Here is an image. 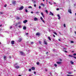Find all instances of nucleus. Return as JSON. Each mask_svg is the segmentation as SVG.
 <instances>
[{
	"label": "nucleus",
	"mask_w": 76,
	"mask_h": 76,
	"mask_svg": "<svg viewBox=\"0 0 76 76\" xmlns=\"http://www.w3.org/2000/svg\"><path fill=\"white\" fill-rule=\"evenodd\" d=\"M12 3L13 5H15V4H16V1H12Z\"/></svg>",
	"instance_id": "obj_1"
},
{
	"label": "nucleus",
	"mask_w": 76,
	"mask_h": 76,
	"mask_svg": "<svg viewBox=\"0 0 76 76\" xmlns=\"http://www.w3.org/2000/svg\"><path fill=\"white\" fill-rule=\"evenodd\" d=\"M44 41V44H45V45H47V42H46V40L44 39L43 40Z\"/></svg>",
	"instance_id": "obj_2"
},
{
	"label": "nucleus",
	"mask_w": 76,
	"mask_h": 76,
	"mask_svg": "<svg viewBox=\"0 0 76 76\" xmlns=\"http://www.w3.org/2000/svg\"><path fill=\"white\" fill-rule=\"evenodd\" d=\"M20 53L21 56H23V55H24V54H25V53L22 51L20 52Z\"/></svg>",
	"instance_id": "obj_3"
},
{
	"label": "nucleus",
	"mask_w": 76,
	"mask_h": 76,
	"mask_svg": "<svg viewBox=\"0 0 76 76\" xmlns=\"http://www.w3.org/2000/svg\"><path fill=\"white\" fill-rule=\"evenodd\" d=\"M50 13L49 14V15H52V16H53V15H54V14H53V13H52V12H51L50 11Z\"/></svg>",
	"instance_id": "obj_4"
},
{
	"label": "nucleus",
	"mask_w": 76,
	"mask_h": 76,
	"mask_svg": "<svg viewBox=\"0 0 76 76\" xmlns=\"http://www.w3.org/2000/svg\"><path fill=\"white\" fill-rule=\"evenodd\" d=\"M23 9V6H22L19 8V10H22Z\"/></svg>",
	"instance_id": "obj_5"
},
{
	"label": "nucleus",
	"mask_w": 76,
	"mask_h": 76,
	"mask_svg": "<svg viewBox=\"0 0 76 76\" xmlns=\"http://www.w3.org/2000/svg\"><path fill=\"white\" fill-rule=\"evenodd\" d=\"M28 22V20H24L23 21V22L24 23H26V22Z\"/></svg>",
	"instance_id": "obj_6"
},
{
	"label": "nucleus",
	"mask_w": 76,
	"mask_h": 76,
	"mask_svg": "<svg viewBox=\"0 0 76 76\" xmlns=\"http://www.w3.org/2000/svg\"><path fill=\"white\" fill-rule=\"evenodd\" d=\"M68 12H69V13H72V10L71 9H69L68 10Z\"/></svg>",
	"instance_id": "obj_7"
},
{
	"label": "nucleus",
	"mask_w": 76,
	"mask_h": 76,
	"mask_svg": "<svg viewBox=\"0 0 76 76\" xmlns=\"http://www.w3.org/2000/svg\"><path fill=\"white\" fill-rule=\"evenodd\" d=\"M57 64H61V62H57Z\"/></svg>",
	"instance_id": "obj_8"
},
{
	"label": "nucleus",
	"mask_w": 76,
	"mask_h": 76,
	"mask_svg": "<svg viewBox=\"0 0 76 76\" xmlns=\"http://www.w3.org/2000/svg\"><path fill=\"white\" fill-rule=\"evenodd\" d=\"M31 69L32 70H35V67H31Z\"/></svg>",
	"instance_id": "obj_9"
},
{
	"label": "nucleus",
	"mask_w": 76,
	"mask_h": 76,
	"mask_svg": "<svg viewBox=\"0 0 76 76\" xmlns=\"http://www.w3.org/2000/svg\"><path fill=\"white\" fill-rule=\"evenodd\" d=\"M57 16L59 18H58V19H59V20L60 19V18H61V17H60V15L59 14H58L57 15Z\"/></svg>",
	"instance_id": "obj_10"
},
{
	"label": "nucleus",
	"mask_w": 76,
	"mask_h": 76,
	"mask_svg": "<svg viewBox=\"0 0 76 76\" xmlns=\"http://www.w3.org/2000/svg\"><path fill=\"white\" fill-rule=\"evenodd\" d=\"M40 5L41 6H43V7H44V6H45V5H44V4L43 3H41L40 4Z\"/></svg>",
	"instance_id": "obj_11"
},
{
	"label": "nucleus",
	"mask_w": 76,
	"mask_h": 76,
	"mask_svg": "<svg viewBox=\"0 0 76 76\" xmlns=\"http://www.w3.org/2000/svg\"><path fill=\"white\" fill-rule=\"evenodd\" d=\"M15 68H16V69H19V66L18 65H17L15 66Z\"/></svg>",
	"instance_id": "obj_12"
},
{
	"label": "nucleus",
	"mask_w": 76,
	"mask_h": 76,
	"mask_svg": "<svg viewBox=\"0 0 76 76\" xmlns=\"http://www.w3.org/2000/svg\"><path fill=\"white\" fill-rule=\"evenodd\" d=\"M15 41L12 40L11 41V44H14Z\"/></svg>",
	"instance_id": "obj_13"
},
{
	"label": "nucleus",
	"mask_w": 76,
	"mask_h": 76,
	"mask_svg": "<svg viewBox=\"0 0 76 76\" xmlns=\"http://www.w3.org/2000/svg\"><path fill=\"white\" fill-rule=\"evenodd\" d=\"M34 20L35 21H36L37 20H38V18H34Z\"/></svg>",
	"instance_id": "obj_14"
},
{
	"label": "nucleus",
	"mask_w": 76,
	"mask_h": 76,
	"mask_svg": "<svg viewBox=\"0 0 76 76\" xmlns=\"http://www.w3.org/2000/svg\"><path fill=\"white\" fill-rule=\"evenodd\" d=\"M42 43V42H41V41H39V44H42L41 43Z\"/></svg>",
	"instance_id": "obj_15"
},
{
	"label": "nucleus",
	"mask_w": 76,
	"mask_h": 76,
	"mask_svg": "<svg viewBox=\"0 0 76 76\" xmlns=\"http://www.w3.org/2000/svg\"><path fill=\"white\" fill-rule=\"evenodd\" d=\"M40 35V34L39 33H37L36 34V35Z\"/></svg>",
	"instance_id": "obj_16"
},
{
	"label": "nucleus",
	"mask_w": 76,
	"mask_h": 76,
	"mask_svg": "<svg viewBox=\"0 0 76 76\" xmlns=\"http://www.w3.org/2000/svg\"><path fill=\"white\" fill-rule=\"evenodd\" d=\"M41 14L42 15V17H43V18H44V14H43V13L41 12Z\"/></svg>",
	"instance_id": "obj_17"
},
{
	"label": "nucleus",
	"mask_w": 76,
	"mask_h": 76,
	"mask_svg": "<svg viewBox=\"0 0 76 76\" xmlns=\"http://www.w3.org/2000/svg\"><path fill=\"white\" fill-rule=\"evenodd\" d=\"M26 29V27H25V26H24L23 28V29L24 30H25Z\"/></svg>",
	"instance_id": "obj_18"
},
{
	"label": "nucleus",
	"mask_w": 76,
	"mask_h": 76,
	"mask_svg": "<svg viewBox=\"0 0 76 76\" xmlns=\"http://www.w3.org/2000/svg\"><path fill=\"white\" fill-rule=\"evenodd\" d=\"M22 39H20L18 41V42H20L22 41Z\"/></svg>",
	"instance_id": "obj_19"
},
{
	"label": "nucleus",
	"mask_w": 76,
	"mask_h": 76,
	"mask_svg": "<svg viewBox=\"0 0 76 76\" xmlns=\"http://www.w3.org/2000/svg\"><path fill=\"white\" fill-rule=\"evenodd\" d=\"M6 56H4V60H6Z\"/></svg>",
	"instance_id": "obj_20"
},
{
	"label": "nucleus",
	"mask_w": 76,
	"mask_h": 76,
	"mask_svg": "<svg viewBox=\"0 0 76 76\" xmlns=\"http://www.w3.org/2000/svg\"><path fill=\"white\" fill-rule=\"evenodd\" d=\"M70 63L71 64H73V63H74V62L72 61H70Z\"/></svg>",
	"instance_id": "obj_21"
},
{
	"label": "nucleus",
	"mask_w": 76,
	"mask_h": 76,
	"mask_svg": "<svg viewBox=\"0 0 76 76\" xmlns=\"http://www.w3.org/2000/svg\"><path fill=\"white\" fill-rule=\"evenodd\" d=\"M48 39H49L50 41H51V38H50V37H48Z\"/></svg>",
	"instance_id": "obj_22"
},
{
	"label": "nucleus",
	"mask_w": 76,
	"mask_h": 76,
	"mask_svg": "<svg viewBox=\"0 0 76 76\" xmlns=\"http://www.w3.org/2000/svg\"><path fill=\"white\" fill-rule=\"evenodd\" d=\"M68 56L69 57H73V56L72 55H68Z\"/></svg>",
	"instance_id": "obj_23"
},
{
	"label": "nucleus",
	"mask_w": 76,
	"mask_h": 76,
	"mask_svg": "<svg viewBox=\"0 0 76 76\" xmlns=\"http://www.w3.org/2000/svg\"><path fill=\"white\" fill-rule=\"evenodd\" d=\"M28 9H32V7L31 6H30L28 7Z\"/></svg>",
	"instance_id": "obj_24"
},
{
	"label": "nucleus",
	"mask_w": 76,
	"mask_h": 76,
	"mask_svg": "<svg viewBox=\"0 0 76 76\" xmlns=\"http://www.w3.org/2000/svg\"><path fill=\"white\" fill-rule=\"evenodd\" d=\"M40 19H41V20H43V19L42 18V17H40Z\"/></svg>",
	"instance_id": "obj_25"
},
{
	"label": "nucleus",
	"mask_w": 76,
	"mask_h": 76,
	"mask_svg": "<svg viewBox=\"0 0 76 76\" xmlns=\"http://www.w3.org/2000/svg\"><path fill=\"white\" fill-rule=\"evenodd\" d=\"M37 65H39V62H37Z\"/></svg>",
	"instance_id": "obj_26"
},
{
	"label": "nucleus",
	"mask_w": 76,
	"mask_h": 76,
	"mask_svg": "<svg viewBox=\"0 0 76 76\" xmlns=\"http://www.w3.org/2000/svg\"><path fill=\"white\" fill-rule=\"evenodd\" d=\"M54 34H55V35H57V33H56V32H54Z\"/></svg>",
	"instance_id": "obj_27"
},
{
	"label": "nucleus",
	"mask_w": 76,
	"mask_h": 76,
	"mask_svg": "<svg viewBox=\"0 0 76 76\" xmlns=\"http://www.w3.org/2000/svg\"><path fill=\"white\" fill-rule=\"evenodd\" d=\"M49 3L50 4H51V5H52V3H51L50 2H49Z\"/></svg>",
	"instance_id": "obj_28"
},
{
	"label": "nucleus",
	"mask_w": 76,
	"mask_h": 76,
	"mask_svg": "<svg viewBox=\"0 0 76 76\" xmlns=\"http://www.w3.org/2000/svg\"><path fill=\"white\" fill-rule=\"evenodd\" d=\"M25 11L26 13H27V12H28V10H27V9H25Z\"/></svg>",
	"instance_id": "obj_29"
},
{
	"label": "nucleus",
	"mask_w": 76,
	"mask_h": 76,
	"mask_svg": "<svg viewBox=\"0 0 76 76\" xmlns=\"http://www.w3.org/2000/svg\"><path fill=\"white\" fill-rule=\"evenodd\" d=\"M7 6V4H5L4 5V7H6Z\"/></svg>",
	"instance_id": "obj_30"
},
{
	"label": "nucleus",
	"mask_w": 76,
	"mask_h": 76,
	"mask_svg": "<svg viewBox=\"0 0 76 76\" xmlns=\"http://www.w3.org/2000/svg\"><path fill=\"white\" fill-rule=\"evenodd\" d=\"M21 26L19 25L18 26V28H21Z\"/></svg>",
	"instance_id": "obj_31"
},
{
	"label": "nucleus",
	"mask_w": 76,
	"mask_h": 76,
	"mask_svg": "<svg viewBox=\"0 0 76 76\" xmlns=\"http://www.w3.org/2000/svg\"><path fill=\"white\" fill-rule=\"evenodd\" d=\"M64 28H66V24H64Z\"/></svg>",
	"instance_id": "obj_32"
},
{
	"label": "nucleus",
	"mask_w": 76,
	"mask_h": 76,
	"mask_svg": "<svg viewBox=\"0 0 76 76\" xmlns=\"http://www.w3.org/2000/svg\"><path fill=\"white\" fill-rule=\"evenodd\" d=\"M18 23L16 24L15 25V26H18Z\"/></svg>",
	"instance_id": "obj_33"
},
{
	"label": "nucleus",
	"mask_w": 76,
	"mask_h": 76,
	"mask_svg": "<svg viewBox=\"0 0 76 76\" xmlns=\"http://www.w3.org/2000/svg\"><path fill=\"white\" fill-rule=\"evenodd\" d=\"M67 76H73V75H67Z\"/></svg>",
	"instance_id": "obj_34"
},
{
	"label": "nucleus",
	"mask_w": 76,
	"mask_h": 76,
	"mask_svg": "<svg viewBox=\"0 0 76 76\" xmlns=\"http://www.w3.org/2000/svg\"><path fill=\"white\" fill-rule=\"evenodd\" d=\"M73 56H76V53H74L73 54Z\"/></svg>",
	"instance_id": "obj_35"
},
{
	"label": "nucleus",
	"mask_w": 76,
	"mask_h": 76,
	"mask_svg": "<svg viewBox=\"0 0 76 76\" xmlns=\"http://www.w3.org/2000/svg\"><path fill=\"white\" fill-rule=\"evenodd\" d=\"M28 71H29V72L31 71V69H29Z\"/></svg>",
	"instance_id": "obj_36"
},
{
	"label": "nucleus",
	"mask_w": 76,
	"mask_h": 76,
	"mask_svg": "<svg viewBox=\"0 0 76 76\" xmlns=\"http://www.w3.org/2000/svg\"><path fill=\"white\" fill-rule=\"evenodd\" d=\"M35 13L38 14V13H39V12H35Z\"/></svg>",
	"instance_id": "obj_37"
},
{
	"label": "nucleus",
	"mask_w": 76,
	"mask_h": 76,
	"mask_svg": "<svg viewBox=\"0 0 76 76\" xmlns=\"http://www.w3.org/2000/svg\"><path fill=\"white\" fill-rule=\"evenodd\" d=\"M0 13L1 14H3V12H0Z\"/></svg>",
	"instance_id": "obj_38"
},
{
	"label": "nucleus",
	"mask_w": 76,
	"mask_h": 76,
	"mask_svg": "<svg viewBox=\"0 0 76 76\" xmlns=\"http://www.w3.org/2000/svg\"><path fill=\"white\" fill-rule=\"evenodd\" d=\"M45 12H46V13H48V11H47V10H45Z\"/></svg>",
	"instance_id": "obj_39"
},
{
	"label": "nucleus",
	"mask_w": 76,
	"mask_h": 76,
	"mask_svg": "<svg viewBox=\"0 0 76 76\" xmlns=\"http://www.w3.org/2000/svg\"><path fill=\"white\" fill-rule=\"evenodd\" d=\"M71 43H74V42H73V41H71Z\"/></svg>",
	"instance_id": "obj_40"
},
{
	"label": "nucleus",
	"mask_w": 76,
	"mask_h": 76,
	"mask_svg": "<svg viewBox=\"0 0 76 76\" xmlns=\"http://www.w3.org/2000/svg\"><path fill=\"white\" fill-rule=\"evenodd\" d=\"M54 66H55V67H57V64H55L54 65Z\"/></svg>",
	"instance_id": "obj_41"
},
{
	"label": "nucleus",
	"mask_w": 76,
	"mask_h": 76,
	"mask_svg": "<svg viewBox=\"0 0 76 76\" xmlns=\"http://www.w3.org/2000/svg\"><path fill=\"white\" fill-rule=\"evenodd\" d=\"M18 24H21V23L20 22H18Z\"/></svg>",
	"instance_id": "obj_42"
},
{
	"label": "nucleus",
	"mask_w": 76,
	"mask_h": 76,
	"mask_svg": "<svg viewBox=\"0 0 76 76\" xmlns=\"http://www.w3.org/2000/svg\"><path fill=\"white\" fill-rule=\"evenodd\" d=\"M41 7L40 6H39V9H41Z\"/></svg>",
	"instance_id": "obj_43"
},
{
	"label": "nucleus",
	"mask_w": 76,
	"mask_h": 76,
	"mask_svg": "<svg viewBox=\"0 0 76 76\" xmlns=\"http://www.w3.org/2000/svg\"><path fill=\"white\" fill-rule=\"evenodd\" d=\"M28 34H29V33H26V35H28Z\"/></svg>",
	"instance_id": "obj_44"
},
{
	"label": "nucleus",
	"mask_w": 76,
	"mask_h": 76,
	"mask_svg": "<svg viewBox=\"0 0 76 76\" xmlns=\"http://www.w3.org/2000/svg\"><path fill=\"white\" fill-rule=\"evenodd\" d=\"M43 22H44V23H45V21H44V20H42Z\"/></svg>",
	"instance_id": "obj_45"
},
{
	"label": "nucleus",
	"mask_w": 76,
	"mask_h": 76,
	"mask_svg": "<svg viewBox=\"0 0 76 76\" xmlns=\"http://www.w3.org/2000/svg\"><path fill=\"white\" fill-rule=\"evenodd\" d=\"M73 58H76V57L73 56Z\"/></svg>",
	"instance_id": "obj_46"
},
{
	"label": "nucleus",
	"mask_w": 76,
	"mask_h": 76,
	"mask_svg": "<svg viewBox=\"0 0 76 76\" xmlns=\"http://www.w3.org/2000/svg\"><path fill=\"white\" fill-rule=\"evenodd\" d=\"M34 44L33 42H31V44Z\"/></svg>",
	"instance_id": "obj_47"
},
{
	"label": "nucleus",
	"mask_w": 76,
	"mask_h": 76,
	"mask_svg": "<svg viewBox=\"0 0 76 76\" xmlns=\"http://www.w3.org/2000/svg\"><path fill=\"white\" fill-rule=\"evenodd\" d=\"M34 7H36V6H37V5H36V4H35L34 5Z\"/></svg>",
	"instance_id": "obj_48"
},
{
	"label": "nucleus",
	"mask_w": 76,
	"mask_h": 76,
	"mask_svg": "<svg viewBox=\"0 0 76 76\" xmlns=\"http://www.w3.org/2000/svg\"><path fill=\"white\" fill-rule=\"evenodd\" d=\"M56 10H59V8H57V9H56Z\"/></svg>",
	"instance_id": "obj_49"
},
{
	"label": "nucleus",
	"mask_w": 76,
	"mask_h": 76,
	"mask_svg": "<svg viewBox=\"0 0 76 76\" xmlns=\"http://www.w3.org/2000/svg\"><path fill=\"white\" fill-rule=\"evenodd\" d=\"M17 19H20V18H19V17H17Z\"/></svg>",
	"instance_id": "obj_50"
},
{
	"label": "nucleus",
	"mask_w": 76,
	"mask_h": 76,
	"mask_svg": "<svg viewBox=\"0 0 76 76\" xmlns=\"http://www.w3.org/2000/svg\"><path fill=\"white\" fill-rule=\"evenodd\" d=\"M64 52H65V53H67V51L66 50H65Z\"/></svg>",
	"instance_id": "obj_51"
},
{
	"label": "nucleus",
	"mask_w": 76,
	"mask_h": 76,
	"mask_svg": "<svg viewBox=\"0 0 76 76\" xmlns=\"http://www.w3.org/2000/svg\"><path fill=\"white\" fill-rule=\"evenodd\" d=\"M68 74H72V73L70 72H68Z\"/></svg>",
	"instance_id": "obj_52"
},
{
	"label": "nucleus",
	"mask_w": 76,
	"mask_h": 76,
	"mask_svg": "<svg viewBox=\"0 0 76 76\" xmlns=\"http://www.w3.org/2000/svg\"><path fill=\"white\" fill-rule=\"evenodd\" d=\"M45 72H47V69H45Z\"/></svg>",
	"instance_id": "obj_53"
},
{
	"label": "nucleus",
	"mask_w": 76,
	"mask_h": 76,
	"mask_svg": "<svg viewBox=\"0 0 76 76\" xmlns=\"http://www.w3.org/2000/svg\"><path fill=\"white\" fill-rule=\"evenodd\" d=\"M63 49H64V50H66L65 48H64Z\"/></svg>",
	"instance_id": "obj_54"
},
{
	"label": "nucleus",
	"mask_w": 76,
	"mask_h": 76,
	"mask_svg": "<svg viewBox=\"0 0 76 76\" xmlns=\"http://www.w3.org/2000/svg\"><path fill=\"white\" fill-rule=\"evenodd\" d=\"M33 2L34 3H36V1H34Z\"/></svg>",
	"instance_id": "obj_55"
},
{
	"label": "nucleus",
	"mask_w": 76,
	"mask_h": 76,
	"mask_svg": "<svg viewBox=\"0 0 76 76\" xmlns=\"http://www.w3.org/2000/svg\"><path fill=\"white\" fill-rule=\"evenodd\" d=\"M34 74H36V72H34Z\"/></svg>",
	"instance_id": "obj_56"
},
{
	"label": "nucleus",
	"mask_w": 76,
	"mask_h": 76,
	"mask_svg": "<svg viewBox=\"0 0 76 76\" xmlns=\"http://www.w3.org/2000/svg\"><path fill=\"white\" fill-rule=\"evenodd\" d=\"M17 64H18L16 63L14 65V66H16V65H17Z\"/></svg>",
	"instance_id": "obj_57"
},
{
	"label": "nucleus",
	"mask_w": 76,
	"mask_h": 76,
	"mask_svg": "<svg viewBox=\"0 0 76 76\" xmlns=\"http://www.w3.org/2000/svg\"><path fill=\"white\" fill-rule=\"evenodd\" d=\"M12 58V57L10 56H9V58Z\"/></svg>",
	"instance_id": "obj_58"
},
{
	"label": "nucleus",
	"mask_w": 76,
	"mask_h": 76,
	"mask_svg": "<svg viewBox=\"0 0 76 76\" xmlns=\"http://www.w3.org/2000/svg\"><path fill=\"white\" fill-rule=\"evenodd\" d=\"M74 6H76V4H74Z\"/></svg>",
	"instance_id": "obj_59"
},
{
	"label": "nucleus",
	"mask_w": 76,
	"mask_h": 76,
	"mask_svg": "<svg viewBox=\"0 0 76 76\" xmlns=\"http://www.w3.org/2000/svg\"><path fill=\"white\" fill-rule=\"evenodd\" d=\"M58 41H61V40H60V39H58Z\"/></svg>",
	"instance_id": "obj_60"
},
{
	"label": "nucleus",
	"mask_w": 76,
	"mask_h": 76,
	"mask_svg": "<svg viewBox=\"0 0 76 76\" xmlns=\"http://www.w3.org/2000/svg\"><path fill=\"white\" fill-rule=\"evenodd\" d=\"M53 37H55V35H54V34H53Z\"/></svg>",
	"instance_id": "obj_61"
},
{
	"label": "nucleus",
	"mask_w": 76,
	"mask_h": 76,
	"mask_svg": "<svg viewBox=\"0 0 76 76\" xmlns=\"http://www.w3.org/2000/svg\"><path fill=\"white\" fill-rule=\"evenodd\" d=\"M31 13H33V12H32V11H31Z\"/></svg>",
	"instance_id": "obj_62"
},
{
	"label": "nucleus",
	"mask_w": 76,
	"mask_h": 76,
	"mask_svg": "<svg viewBox=\"0 0 76 76\" xmlns=\"http://www.w3.org/2000/svg\"><path fill=\"white\" fill-rule=\"evenodd\" d=\"M0 27L2 26V25H0Z\"/></svg>",
	"instance_id": "obj_63"
},
{
	"label": "nucleus",
	"mask_w": 76,
	"mask_h": 76,
	"mask_svg": "<svg viewBox=\"0 0 76 76\" xmlns=\"http://www.w3.org/2000/svg\"><path fill=\"white\" fill-rule=\"evenodd\" d=\"M75 34H76V31H75Z\"/></svg>",
	"instance_id": "obj_64"
}]
</instances>
